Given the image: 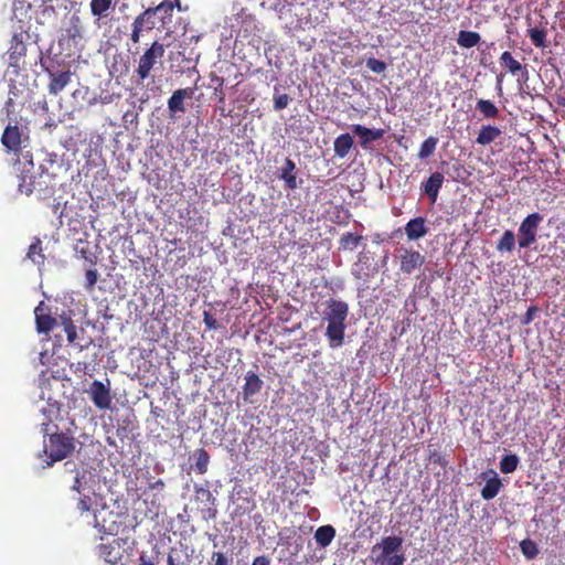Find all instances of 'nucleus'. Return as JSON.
<instances>
[{
	"instance_id": "nucleus-1",
	"label": "nucleus",
	"mask_w": 565,
	"mask_h": 565,
	"mask_svg": "<svg viewBox=\"0 0 565 565\" xmlns=\"http://www.w3.org/2000/svg\"><path fill=\"white\" fill-rule=\"evenodd\" d=\"M349 306L342 300L330 298L326 301L322 320L327 322L324 335L329 347L337 349L344 343Z\"/></svg>"
},
{
	"instance_id": "nucleus-2",
	"label": "nucleus",
	"mask_w": 565,
	"mask_h": 565,
	"mask_svg": "<svg viewBox=\"0 0 565 565\" xmlns=\"http://www.w3.org/2000/svg\"><path fill=\"white\" fill-rule=\"evenodd\" d=\"M403 537L390 535L372 547V561L376 565H404Z\"/></svg>"
},
{
	"instance_id": "nucleus-3",
	"label": "nucleus",
	"mask_w": 565,
	"mask_h": 565,
	"mask_svg": "<svg viewBox=\"0 0 565 565\" xmlns=\"http://www.w3.org/2000/svg\"><path fill=\"white\" fill-rule=\"evenodd\" d=\"M49 423L42 424V433L49 435L44 444V454L50 458L47 466L67 458L75 449V438L68 433L49 434Z\"/></svg>"
},
{
	"instance_id": "nucleus-4",
	"label": "nucleus",
	"mask_w": 565,
	"mask_h": 565,
	"mask_svg": "<svg viewBox=\"0 0 565 565\" xmlns=\"http://www.w3.org/2000/svg\"><path fill=\"white\" fill-rule=\"evenodd\" d=\"M124 526V515L106 504L94 511V527L104 535H117Z\"/></svg>"
},
{
	"instance_id": "nucleus-5",
	"label": "nucleus",
	"mask_w": 565,
	"mask_h": 565,
	"mask_svg": "<svg viewBox=\"0 0 565 565\" xmlns=\"http://www.w3.org/2000/svg\"><path fill=\"white\" fill-rule=\"evenodd\" d=\"M164 52V45L158 41L152 42L151 45L145 50L142 55L139 57L137 68L135 70L140 82H143L150 76L151 71L163 57Z\"/></svg>"
},
{
	"instance_id": "nucleus-6",
	"label": "nucleus",
	"mask_w": 565,
	"mask_h": 565,
	"mask_svg": "<svg viewBox=\"0 0 565 565\" xmlns=\"http://www.w3.org/2000/svg\"><path fill=\"white\" fill-rule=\"evenodd\" d=\"M543 221V216L540 213L529 214L520 224L518 231V244L520 248H527L536 241L537 228L540 223Z\"/></svg>"
},
{
	"instance_id": "nucleus-7",
	"label": "nucleus",
	"mask_w": 565,
	"mask_h": 565,
	"mask_svg": "<svg viewBox=\"0 0 565 565\" xmlns=\"http://www.w3.org/2000/svg\"><path fill=\"white\" fill-rule=\"evenodd\" d=\"M89 397L93 404L102 411L109 409L111 406V394L109 386L100 381H93L88 388Z\"/></svg>"
},
{
	"instance_id": "nucleus-8",
	"label": "nucleus",
	"mask_w": 565,
	"mask_h": 565,
	"mask_svg": "<svg viewBox=\"0 0 565 565\" xmlns=\"http://www.w3.org/2000/svg\"><path fill=\"white\" fill-rule=\"evenodd\" d=\"M399 255V269L402 273L411 275L415 269L420 268L425 263V256L417 250L402 248Z\"/></svg>"
},
{
	"instance_id": "nucleus-9",
	"label": "nucleus",
	"mask_w": 565,
	"mask_h": 565,
	"mask_svg": "<svg viewBox=\"0 0 565 565\" xmlns=\"http://www.w3.org/2000/svg\"><path fill=\"white\" fill-rule=\"evenodd\" d=\"M499 63L513 76H520L519 82L525 83L529 79L527 66L514 58L511 52L504 51L499 57Z\"/></svg>"
},
{
	"instance_id": "nucleus-10",
	"label": "nucleus",
	"mask_w": 565,
	"mask_h": 565,
	"mask_svg": "<svg viewBox=\"0 0 565 565\" xmlns=\"http://www.w3.org/2000/svg\"><path fill=\"white\" fill-rule=\"evenodd\" d=\"M194 94L193 88H179L174 90L171 97L168 99V109L170 111V116L173 117L177 113H185L186 108L184 106V100L186 98H192Z\"/></svg>"
},
{
	"instance_id": "nucleus-11",
	"label": "nucleus",
	"mask_w": 565,
	"mask_h": 565,
	"mask_svg": "<svg viewBox=\"0 0 565 565\" xmlns=\"http://www.w3.org/2000/svg\"><path fill=\"white\" fill-rule=\"evenodd\" d=\"M352 132L359 137L360 146L365 149L371 142L382 139L385 130L370 129L362 125H353Z\"/></svg>"
},
{
	"instance_id": "nucleus-12",
	"label": "nucleus",
	"mask_w": 565,
	"mask_h": 565,
	"mask_svg": "<svg viewBox=\"0 0 565 565\" xmlns=\"http://www.w3.org/2000/svg\"><path fill=\"white\" fill-rule=\"evenodd\" d=\"M50 83L47 86L49 93L58 95L71 82L72 72L70 70L64 72H53L47 70Z\"/></svg>"
},
{
	"instance_id": "nucleus-13",
	"label": "nucleus",
	"mask_w": 565,
	"mask_h": 565,
	"mask_svg": "<svg viewBox=\"0 0 565 565\" xmlns=\"http://www.w3.org/2000/svg\"><path fill=\"white\" fill-rule=\"evenodd\" d=\"M174 8L181 10L180 0H163L158 6L148 8L142 11L149 19L156 13H162L161 20L164 23L166 20H171Z\"/></svg>"
},
{
	"instance_id": "nucleus-14",
	"label": "nucleus",
	"mask_w": 565,
	"mask_h": 565,
	"mask_svg": "<svg viewBox=\"0 0 565 565\" xmlns=\"http://www.w3.org/2000/svg\"><path fill=\"white\" fill-rule=\"evenodd\" d=\"M444 181V174L439 171H436L433 172L429 178L422 184L423 192L429 198L431 203L436 202Z\"/></svg>"
},
{
	"instance_id": "nucleus-15",
	"label": "nucleus",
	"mask_w": 565,
	"mask_h": 565,
	"mask_svg": "<svg viewBox=\"0 0 565 565\" xmlns=\"http://www.w3.org/2000/svg\"><path fill=\"white\" fill-rule=\"evenodd\" d=\"M36 330L39 333L47 334L53 330L56 324V319L53 318L50 313L45 312V308L43 301L39 303V306L34 310Z\"/></svg>"
},
{
	"instance_id": "nucleus-16",
	"label": "nucleus",
	"mask_w": 565,
	"mask_h": 565,
	"mask_svg": "<svg viewBox=\"0 0 565 565\" xmlns=\"http://www.w3.org/2000/svg\"><path fill=\"white\" fill-rule=\"evenodd\" d=\"M263 384V380L256 373L247 372L245 375V384L242 387L244 401L252 403V397L262 391Z\"/></svg>"
},
{
	"instance_id": "nucleus-17",
	"label": "nucleus",
	"mask_w": 565,
	"mask_h": 565,
	"mask_svg": "<svg viewBox=\"0 0 565 565\" xmlns=\"http://www.w3.org/2000/svg\"><path fill=\"white\" fill-rule=\"evenodd\" d=\"M405 233L409 241L424 237L428 233L426 220L422 216L409 220L405 225Z\"/></svg>"
},
{
	"instance_id": "nucleus-18",
	"label": "nucleus",
	"mask_w": 565,
	"mask_h": 565,
	"mask_svg": "<svg viewBox=\"0 0 565 565\" xmlns=\"http://www.w3.org/2000/svg\"><path fill=\"white\" fill-rule=\"evenodd\" d=\"M296 164L290 158H286L284 166L280 168L279 178L284 180L287 190H295L298 188Z\"/></svg>"
},
{
	"instance_id": "nucleus-19",
	"label": "nucleus",
	"mask_w": 565,
	"mask_h": 565,
	"mask_svg": "<svg viewBox=\"0 0 565 565\" xmlns=\"http://www.w3.org/2000/svg\"><path fill=\"white\" fill-rule=\"evenodd\" d=\"M26 53V45L22 33H14L11 39V45L8 50V55L11 64H17L21 57Z\"/></svg>"
},
{
	"instance_id": "nucleus-20",
	"label": "nucleus",
	"mask_w": 565,
	"mask_h": 565,
	"mask_svg": "<svg viewBox=\"0 0 565 565\" xmlns=\"http://www.w3.org/2000/svg\"><path fill=\"white\" fill-rule=\"evenodd\" d=\"M547 22H541L540 26L529 28L526 35L530 38L532 44L537 49H545L548 46L547 42Z\"/></svg>"
},
{
	"instance_id": "nucleus-21",
	"label": "nucleus",
	"mask_w": 565,
	"mask_h": 565,
	"mask_svg": "<svg viewBox=\"0 0 565 565\" xmlns=\"http://www.w3.org/2000/svg\"><path fill=\"white\" fill-rule=\"evenodd\" d=\"M2 145L11 151H18L21 145V134L17 126H8L1 137Z\"/></svg>"
},
{
	"instance_id": "nucleus-22",
	"label": "nucleus",
	"mask_w": 565,
	"mask_h": 565,
	"mask_svg": "<svg viewBox=\"0 0 565 565\" xmlns=\"http://www.w3.org/2000/svg\"><path fill=\"white\" fill-rule=\"evenodd\" d=\"M98 555L109 565H125L122 555L113 544H100L98 546Z\"/></svg>"
},
{
	"instance_id": "nucleus-23",
	"label": "nucleus",
	"mask_w": 565,
	"mask_h": 565,
	"mask_svg": "<svg viewBox=\"0 0 565 565\" xmlns=\"http://www.w3.org/2000/svg\"><path fill=\"white\" fill-rule=\"evenodd\" d=\"M501 135L502 131L499 127L492 125H483L479 130L476 142L480 146H488L495 141Z\"/></svg>"
},
{
	"instance_id": "nucleus-24",
	"label": "nucleus",
	"mask_w": 565,
	"mask_h": 565,
	"mask_svg": "<svg viewBox=\"0 0 565 565\" xmlns=\"http://www.w3.org/2000/svg\"><path fill=\"white\" fill-rule=\"evenodd\" d=\"M146 24H149L148 25V30H151L154 25V22L151 21L143 12H141L140 14H138L131 26H132V31H131V34H130V40L134 44H137L139 43L140 41V38H141V34H142V30H143V26Z\"/></svg>"
},
{
	"instance_id": "nucleus-25",
	"label": "nucleus",
	"mask_w": 565,
	"mask_h": 565,
	"mask_svg": "<svg viewBox=\"0 0 565 565\" xmlns=\"http://www.w3.org/2000/svg\"><path fill=\"white\" fill-rule=\"evenodd\" d=\"M353 146V138L350 134L345 132L335 138L333 150L337 157L344 158Z\"/></svg>"
},
{
	"instance_id": "nucleus-26",
	"label": "nucleus",
	"mask_w": 565,
	"mask_h": 565,
	"mask_svg": "<svg viewBox=\"0 0 565 565\" xmlns=\"http://www.w3.org/2000/svg\"><path fill=\"white\" fill-rule=\"evenodd\" d=\"M481 35L475 31L460 30L457 36V44L461 49H471L479 44Z\"/></svg>"
},
{
	"instance_id": "nucleus-27",
	"label": "nucleus",
	"mask_w": 565,
	"mask_h": 565,
	"mask_svg": "<svg viewBox=\"0 0 565 565\" xmlns=\"http://www.w3.org/2000/svg\"><path fill=\"white\" fill-rule=\"evenodd\" d=\"M41 180H36L33 175H23L21 177V182L19 183L18 188L20 193L30 195L34 192H41L42 186Z\"/></svg>"
},
{
	"instance_id": "nucleus-28",
	"label": "nucleus",
	"mask_w": 565,
	"mask_h": 565,
	"mask_svg": "<svg viewBox=\"0 0 565 565\" xmlns=\"http://www.w3.org/2000/svg\"><path fill=\"white\" fill-rule=\"evenodd\" d=\"M334 536L335 530L332 525H322L315 533V540L321 547L330 545Z\"/></svg>"
},
{
	"instance_id": "nucleus-29",
	"label": "nucleus",
	"mask_w": 565,
	"mask_h": 565,
	"mask_svg": "<svg viewBox=\"0 0 565 565\" xmlns=\"http://www.w3.org/2000/svg\"><path fill=\"white\" fill-rule=\"evenodd\" d=\"M515 247V235L511 230H507L497 243L499 253H512Z\"/></svg>"
},
{
	"instance_id": "nucleus-30",
	"label": "nucleus",
	"mask_w": 565,
	"mask_h": 565,
	"mask_svg": "<svg viewBox=\"0 0 565 565\" xmlns=\"http://www.w3.org/2000/svg\"><path fill=\"white\" fill-rule=\"evenodd\" d=\"M26 257L35 265L44 264L45 256L43 254L42 242L40 238H35L29 246Z\"/></svg>"
},
{
	"instance_id": "nucleus-31",
	"label": "nucleus",
	"mask_w": 565,
	"mask_h": 565,
	"mask_svg": "<svg viewBox=\"0 0 565 565\" xmlns=\"http://www.w3.org/2000/svg\"><path fill=\"white\" fill-rule=\"evenodd\" d=\"M501 480L497 477V475L489 479L481 490V497L484 500H492L495 498L501 489Z\"/></svg>"
},
{
	"instance_id": "nucleus-32",
	"label": "nucleus",
	"mask_w": 565,
	"mask_h": 565,
	"mask_svg": "<svg viewBox=\"0 0 565 565\" xmlns=\"http://www.w3.org/2000/svg\"><path fill=\"white\" fill-rule=\"evenodd\" d=\"M476 108L487 119H494L499 116L500 113L499 108L494 105V103L489 99H479L477 102Z\"/></svg>"
},
{
	"instance_id": "nucleus-33",
	"label": "nucleus",
	"mask_w": 565,
	"mask_h": 565,
	"mask_svg": "<svg viewBox=\"0 0 565 565\" xmlns=\"http://www.w3.org/2000/svg\"><path fill=\"white\" fill-rule=\"evenodd\" d=\"M195 457V471L200 475H204L207 471L210 455L204 448L196 449L194 452Z\"/></svg>"
},
{
	"instance_id": "nucleus-34",
	"label": "nucleus",
	"mask_w": 565,
	"mask_h": 565,
	"mask_svg": "<svg viewBox=\"0 0 565 565\" xmlns=\"http://www.w3.org/2000/svg\"><path fill=\"white\" fill-rule=\"evenodd\" d=\"M363 239V236L362 235H359V234H355V233H351V232H348L345 234H343L340 238V248L347 250H353L355 247H358V245L361 243V241Z\"/></svg>"
},
{
	"instance_id": "nucleus-35",
	"label": "nucleus",
	"mask_w": 565,
	"mask_h": 565,
	"mask_svg": "<svg viewBox=\"0 0 565 565\" xmlns=\"http://www.w3.org/2000/svg\"><path fill=\"white\" fill-rule=\"evenodd\" d=\"M111 4L113 0H90V12L94 17H105Z\"/></svg>"
},
{
	"instance_id": "nucleus-36",
	"label": "nucleus",
	"mask_w": 565,
	"mask_h": 565,
	"mask_svg": "<svg viewBox=\"0 0 565 565\" xmlns=\"http://www.w3.org/2000/svg\"><path fill=\"white\" fill-rule=\"evenodd\" d=\"M438 143V138L436 137H428L422 145L418 151V158L419 159H426L429 158L436 150Z\"/></svg>"
},
{
	"instance_id": "nucleus-37",
	"label": "nucleus",
	"mask_w": 565,
	"mask_h": 565,
	"mask_svg": "<svg viewBox=\"0 0 565 565\" xmlns=\"http://www.w3.org/2000/svg\"><path fill=\"white\" fill-rule=\"evenodd\" d=\"M519 458L514 454L505 455L500 461V470L502 473H511L516 470L519 466Z\"/></svg>"
},
{
	"instance_id": "nucleus-38",
	"label": "nucleus",
	"mask_w": 565,
	"mask_h": 565,
	"mask_svg": "<svg viewBox=\"0 0 565 565\" xmlns=\"http://www.w3.org/2000/svg\"><path fill=\"white\" fill-rule=\"evenodd\" d=\"M520 548L524 557L527 559H534L540 553L537 544L530 539L521 541Z\"/></svg>"
},
{
	"instance_id": "nucleus-39",
	"label": "nucleus",
	"mask_w": 565,
	"mask_h": 565,
	"mask_svg": "<svg viewBox=\"0 0 565 565\" xmlns=\"http://www.w3.org/2000/svg\"><path fill=\"white\" fill-rule=\"evenodd\" d=\"M275 90V94H274V109L275 110H281L284 108H286L291 98L289 97V95L287 94H277L278 93V87L275 86L274 88Z\"/></svg>"
},
{
	"instance_id": "nucleus-40",
	"label": "nucleus",
	"mask_w": 565,
	"mask_h": 565,
	"mask_svg": "<svg viewBox=\"0 0 565 565\" xmlns=\"http://www.w3.org/2000/svg\"><path fill=\"white\" fill-rule=\"evenodd\" d=\"M64 331L66 333L67 341L74 343L77 339L76 326L70 318H63Z\"/></svg>"
},
{
	"instance_id": "nucleus-41",
	"label": "nucleus",
	"mask_w": 565,
	"mask_h": 565,
	"mask_svg": "<svg viewBox=\"0 0 565 565\" xmlns=\"http://www.w3.org/2000/svg\"><path fill=\"white\" fill-rule=\"evenodd\" d=\"M366 66H367V68H370L372 72H374L376 74L384 73L387 67V65L384 61L377 60L375 57L367 58Z\"/></svg>"
},
{
	"instance_id": "nucleus-42",
	"label": "nucleus",
	"mask_w": 565,
	"mask_h": 565,
	"mask_svg": "<svg viewBox=\"0 0 565 565\" xmlns=\"http://www.w3.org/2000/svg\"><path fill=\"white\" fill-rule=\"evenodd\" d=\"M195 494L198 499H201L202 501L211 502L212 505H214L215 498L212 495L211 491L209 489H205L203 487L195 486Z\"/></svg>"
},
{
	"instance_id": "nucleus-43",
	"label": "nucleus",
	"mask_w": 565,
	"mask_h": 565,
	"mask_svg": "<svg viewBox=\"0 0 565 565\" xmlns=\"http://www.w3.org/2000/svg\"><path fill=\"white\" fill-rule=\"evenodd\" d=\"M85 278H86V286H85L86 289L88 291H93L95 288V285L97 282V279H98L97 270L96 269L86 270Z\"/></svg>"
},
{
	"instance_id": "nucleus-44",
	"label": "nucleus",
	"mask_w": 565,
	"mask_h": 565,
	"mask_svg": "<svg viewBox=\"0 0 565 565\" xmlns=\"http://www.w3.org/2000/svg\"><path fill=\"white\" fill-rule=\"evenodd\" d=\"M211 559L213 565H232V558L227 557L223 552H213Z\"/></svg>"
},
{
	"instance_id": "nucleus-45",
	"label": "nucleus",
	"mask_w": 565,
	"mask_h": 565,
	"mask_svg": "<svg viewBox=\"0 0 565 565\" xmlns=\"http://www.w3.org/2000/svg\"><path fill=\"white\" fill-rule=\"evenodd\" d=\"M203 322L209 330H216L218 328L216 319L210 311L203 312Z\"/></svg>"
},
{
	"instance_id": "nucleus-46",
	"label": "nucleus",
	"mask_w": 565,
	"mask_h": 565,
	"mask_svg": "<svg viewBox=\"0 0 565 565\" xmlns=\"http://www.w3.org/2000/svg\"><path fill=\"white\" fill-rule=\"evenodd\" d=\"M215 79L218 82V87L215 88V95L218 97V102L220 103H224L225 94H224L223 88H222L223 84H224V78L216 77Z\"/></svg>"
},
{
	"instance_id": "nucleus-47",
	"label": "nucleus",
	"mask_w": 565,
	"mask_h": 565,
	"mask_svg": "<svg viewBox=\"0 0 565 565\" xmlns=\"http://www.w3.org/2000/svg\"><path fill=\"white\" fill-rule=\"evenodd\" d=\"M89 501H90V498L85 495L83 498H81L78 500V503H77V509L83 513V512H87L89 511Z\"/></svg>"
},
{
	"instance_id": "nucleus-48",
	"label": "nucleus",
	"mask_w": 565,
	"mask_h": 565,
	"mask_svg": "<svg viewBox=\"0 0 565 565\" xmlns=\"http://www.w3.org/2000/svg\"><path fill=\"white\" fill-rule=\"evenodd\" d=\"M203 512V519L211 520L215 519L217 514V510L214 507H209L206 510H202Z\"/></svg>"
},
{
	"instance_id": "nucleus-49",
	"label": "nucleus",
	"mask_w": 565,
	"mask_h": 565,
	"mask_svg": "<svg viewBox=\"0 0 565 565\" xmlns=\"http://www.w3.org/2000/svg\"><path fill=\"white\" fill-rule=\"evenodd\" d=\"M537 311V308L532 306L527 309L523 317V323L527 324L533 320V315Z\"/></svg>"
},
{
	"instance_id": "nucleus-50",
	"label": "nucleus",
	"mask_w": 565,
	"mask_h": 565,
	"mask_svg": "<svg viewBox=\"0 0 565 565\" xmlns=\"http://www.w3.org/2000/svg\"><path fill=\"white\" fill-rule=\"evenodd\" d=\"M164 487H166V483L161 479H158L154 482L149 483L150 490H163Z\"/></svg>"
},
{
	"instance_id": "nucleus-51",
	"label": "nucleus",
	"mask_w": 565,
	"mask_h": 565,
	"mask_svg": "<svg viewBox=\"0 0 565 565\" xmlns=\"http://www.w3.org/2000/svg\"><path fill=\"white\" fill-rule=\"evenodd\" d=\"M139 565H154V563L142 552L138 558Z\"/></svg>"
},
{
	"instance_id": "nucleus-52",
	"label": "nucleus",
	"mask_w": 565,
	"mask_h": 565,
	"mask_svg": "<svg viewBox=\"0 0 565 565\" xmlns=\"http://www.w3.org/2000/svg\"><path fill=\"white\" fill-rule=\"evenodd\" d=\"M252 565H269V559H268V557H266L264 555L257 556L254 558Z\"/></svg>"
},
{
	"instance_id": "nucleus-53",
	"label": "nucleus",
	"mask_w": 565,
	"mask_h": 565,
	"mask_svg": "<svg viewBox=\"0 0 565 565\" xmlns=\"http://www.w3.org/2000/svg\"><path fill=\"white\" fill-rule=\"evenodd\" d=\"M81 487H82V481L79 479V476L78 473L75 476L74 478V482L73 484L71 486L72 490L76 491V492H79L81 491Z\"/></svg>"
},
{
	"instance_id": "nucleus-54",
	"label": "nucleus",
	"mask_w": 565,
	"mask_h": 565,
	"mask_svg": "<svg viewBox=\"0 0 565 565\" xmlns=\"http://www.w3.org/2000/svg\"><path fill=\"white\" fill-rule=\"evenodd\" d=\"M68 36L75 39L76 36H81L79 29L77 25H74L67 30Z\"/></svg>"
},
{
	"instance_id": "nucleus-55",
	"label": "nucleus",
	"mask_w": 565,
	"mask_h": 565,
	"mask_svg": "<svg viewBox=\"0 0 565 565\" xmlns=\"http://www.w3.org/2000/svg\"><path fill=\"white\" fill-rule=\"evenodd\" d=\"M167 565H175L174 558L170 554L168 555V558H167Z\"/></svg>"
},
{
	"instance_id": "nucleus-56",
	"label": "nucleus",
	"mask_w": 565,
	"mask_h": 565,
	"mask_svg": "<svg viewBox=\"0 0 565 565\" xmlns=\"http://www.w3.org/2000/svg\"><path fill=\"white\" fill-rule=\"evenodd\" d=\"M557 104L565 107V97H558Z\"/></svg>"
},
{
	"instance_id": "nucleus-57",
	"label": "nucleus",
	"mask_w": 565,
	"mask_h": 565,
	"mask_svg": "<svg viewBox=\"0 0 565 565\" xmlns=\"http://www.w3.org/2000/svg\"><path fill=\"white\" fill-rule=\"evenodd\" d=\"M502 78H503V74L498 75V77H497L498 84L501 83Z\"/></svg>"
}]
</instances>
